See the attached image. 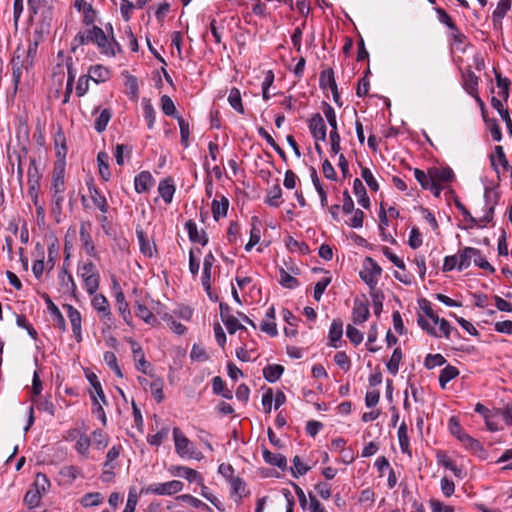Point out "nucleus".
I'll return each mask as SVG.
<instances>
[{"label":"nucleus","mask_w":512,"mask_h":512,"mask_svg":"<svg viewBox=\"0 0 512 512\" xmlns=\"http://www.w3.org/2000/svg\"><path fill=\"white\" fill-rule=\"evenodd\" d=\"M471 261L481 269L488 270L491 273L495 272L494 267L482 256L481 251L473 247H465L459 251L458 270L468 268Z\"/></svg>","instance_id":"f257e3e1"},{"label":"nucleus","mask_w":512,"mask_h":512,"mask_svg":"<svg viewBox=\"0 0 512 512\" xmlns=\"http://www.w3.org/2000/svg\"><path fill=\"white\" fill-rule=\"evenodd\" d=\"M184 484L179 480H171L163 483H152L141 489L142 494L157 496H172L183 490Z\"/></svg>","instance_id":"f03ea898"},{"label":"nucleus","mask_w":512,"mask_h":512,"mask_svg":"<svg viewBox=\"0 0 512 512\" xmlns=\"http://www.w3.org/2000/svg\"><path fill=\"white\" fill-rule=\"evenodd\" d=\"M64 191H65V181H64V168L63 167H55L52 174V184H51V192H52V202L55 205V208L60 212L62 209V204L64 202Z\"/></svg>","instance_id":"7ed1b4c3"},{"label":"nucleus","mask_w":512,"mask_h":512,"mask_svg":"<svg viewBox=\"0 0 512 512\" xmlns=\"http://www.w3.org/2000/svg\"><path fill=\"white\" fill-rule=\"evenodd\" d=\"M92 33V42L98 46L102 54H105L107 56H115L117 51L121 50L120 45L114 39L109 40L108 36L100 27L93 26Z\"/></svg>","instance_id":"20e7f679"},{"label":"nucleus","mask_w":512,"mask_h":512,"mask_svg":"<svg viewBox=\"0 0 512 512\" xmlns=\"http://www.w3.org/2000/svg\"><path fill=\"white\" fill-rule=\"evenodd\" d=\"M173 438L176 452L181 456L194 457L195 448L192 442L181 432L178 427L173 429Z\"/></svg>","instance_id":"39448f33"},{"label":"nucleus","mask_w":512,"mask_h":512,"mask_svg":"<svg viewBox=\"0 0 512 512\" xmlns=\"http://www.w3.org/2000/svg\"><path fill=\"white\" fill-rule=\"evenodd\" d=\"M128 342L131 346L134 361L136 362V369L146 375L152 373V365L150 362L146 361L143 349L139 343L132 338H129Z\"/></svg>","instance_id":"423d86ee"},{"label":"nucleus","mask_w":512,"mask_h":512,"mask_svg":"<svg viewBox=\"0 0 512 512\" xmlns=\"http://www.w3.org/2000/svg\"><path fill=\"white\" fill-rule=\"evenodd\" d=\"M366 261L369 266L367 267V271L360 272V277L371 288V290H374L378 282V278L381 276L382 269L372 258L367 257Z\"/></svg>","instance_id":"0eeeda50"},{"label":"nucleus","mask_w":512,"mask_h":512,"mask_svg":"<svg viewBox=\"0 0 512 512\" xmlns=\"http://www.w3.org/2000/svg\"><path fill=\"white\" fill-rule=\"evenodd\" d=\"M478 83L479 78L474 74L473 71L467 69L463 74V87L466 92L476 100L479 106H483V101L478 95Z\"/></svg>","instance_id":"6e6552de"},{"label":"nucleus","mask_w":512,"mask_h":512,"mask_svg":"<svg viewBox=\"0 0 512 512\" xmlns=\"http://www.w3.org/2000/svg\"><path fill=\"white\" fill-rule=\"evenodd\" d=\"M308 127L315 140H326V125L323 117L319 113H316L311 117Z\"/></svg>","instance_id":"1a4fd4ad"},{"label":"nucleus","mask_w":512,"mask_h":512,"mask_svg":"<svg viewBox=\"0 0 512 512\" xmlns=\"http://www.w3.org/2000/svg\"><path fill=\"white\" fill-rule=\"evenodd\" d=\"M63 307L67 311V316L71 323V327H72V331L75 336V339L77 342H80L82 340L81 314L76 308H74L70 304H65Z\"/></svg>","instance_id":"9d476101"},{"label":"nucleus","mask_w":512,"mask_h":512,"mask_svg":"<svg viewBox=\"0 0 512 512\" xmlns=\"http://www.w3.org/2000/svg\"><path fill=\"white\" fill-rule=\"evenodd\" d=\"M185 228L188 232V236L191 242L199 243L202 246L207 245L208 237L204 230L198 231L197 225L193 220H188L185 224Z\"/></svg>","instance_id":"9b49d317"},{"label":"nucleus","mask_w":512,"mask_h":512,"mask_svg":"<svg viewBox=\"0 0 512 512\" xmlns=\"http://www.w3.org/2000/svg\"><path fill=\"white\" fill-rule=\"evenodd\" d=\"M136 236L139 241L141 253L146 257H153L154 251L156 250V245L155 243H151L149 241V239L146 236V233L140 226L136 228Z\"/></svg>","instance_id":"f8f14e48"},{"label":"nucleus","mask_w":512,"mask_h":512,"mask_svg":"<svg viewBox=\"0 0 512 512\" xmlns=\"http://www.w3.org/2000/svg\"><path fill=\"white\" fill-rule=\"evenodd\" d=\"M352 317L355 324H361L365 322L369 317V308L367 302H364L360 299H355L352 309Z\"/></svg>","instance_id":"ddd939ff"},{"label":"nucleus","mask_w":512,"mask_h":512,"mask_svg":"<svg viewBox=\"0 0 512 512\" xmlns=\"http://www.w3.org/2000/svg\"><path fill=\"white\" fill-rule=\"evenodd\" d=\"M92 306L100 314L102 319H111L110 306L104 295L96 294L92 299Z\"/></svg>","instance_id":"4468645a"},{"label":"nucleus","mask_w":512,"mask_h":512,"mask_svg":"<svg viewBox=\"0 0 512 512\" xmlns=\"http://www.w3.org/2000/svg\"><path fill=\"white\" fill-rule=\"evenodd\" d=\"M89 196L93 202V204L103 213H107L109 210V205L106 200V197L100 193V191L93 185H88Z\"/></svg>","instance_id":"2eb2a0df"},{"label":"nucleus","mask_w":512,"mask_h":512,"mask_svg":"<svg viewBox=\"0 0 512 512\" xmlns=\"http://www.w3.org/2000/svg\"><path fill=\"white\" fill-rule=\"evenodd\" d=\"M154 180L150 172L142 171L134 180L135 190L137 193L147 192L153 185Z\"/></svg>","instance_id":"dca6fc26"},{"label":"nucleus","mask_w":512,"mask_h":512,"mask_svg":"<svg viewBox=\"0 0 512 512\" xmlns=\"http://www.w3.org/2000/svg\"><path fill=\"white\" fill-rule=\"evenodd\" d=\"M459 441L466 449L477 454L479 457L484 458L486 456V451L482 444L477 439L471 437L469 434L466 433L465 435H462V438Z\"/></svg>","instance_id":"f3484780"},{"label":"nucleus","mask_w":512,"mask_h":512,"mask_svg":"<svg viewBox=\"0 0 512 512\" xmlns=\"http://www.w3.org/2000/svg\"><path fill=\"white\" fill-rule=\"evenodd\" d=\"M151 378L150 382V391L156 400L157 403H161L164 400L163 387L164 382L163 379L159 376H156L153 372L147 374Z\"/></svg>","instance_id":"a211bd4d"},{"label":"nucleus","mask_w":512,"mask_h":512,"mask_svg":"<svg viewBox=\"0 0 512 512\" xmlns=\"http://www.w3.org/2000/svg\"><path fill=\"white\" fill-rule=\"evenodd\" d=\"M79 236H80V241L82 243V246H83L85 252L92 257H96L97 254H96L95 245L93 243L92 236L86 229L85 223H82L80 226Z\"/></svg>","instance_id":"6ab92c4d"},{"label":"nucleus","mask_w":512,"mask_h":512,"mask_svg":"<svg viewBox=\"0 0 512 512\" xmlns=\"http://www.w3.org/2000/svg\"><path fill=\"white\" fill-rule=\"evenodd\" d=\"M431 178L436 182H451L455 178V174L450 167L432 168L429 170Z\"/></svg>","instance_id":"aec40b11"},{"label":"nucleus","mask_w":512,"mask_h":512,"mask_svg":"<svg viewBox=\"0 0 512 512\" xmlns=\"http://www.w3.org/2000/svg\"><path fill=\"white\" fill-rule=\"evenodd\" d=\"M88 77L99 84L110 78V71L102 65H94L90 67Z\"/></svg>","instance_id":"412c9836"},{"label":"nucleus","mask_w":512,"mask_h":512,"mask_svg":"<svg viewBox=\"0 0 512 512\" xmlns=\"http://www.w3.org/2000/svg\"><path fill=\"white\" fill-rule=\"evenodd\" d=\"M283 373L284 367L280 364H269L263 368V377L270 383L279 380Z\"/></svg>","instance_id":"4be33fe9"},{"label":"nucleus","mask_w":512,"mask_h":512,"mask_svg":"<svg viewBox=\"0 0 512 512\" xmlns=\"http://www.w3.org/2000/svg\"><path fill=\"white\" fill-rule=\"evenodd\" d=\"M353 192L358 197V203L365 209L369 208L370 199L367 196L366 188L358 178L353 182Z\"/></svg>","instance_id":"5701e85b"},{"label":"nucleus","mask_w":512,"mask_h":512,"mask_svg":"<svg viewBox=\"0 0 512 512\" xmlns=\"http://www.w3.org/2000/svg\"><path fill=\"white\" fill-rule=\"evenodd\" d=\"M172 474L182 476L186 478L189 482H200L202 481V476L199 472L196 470L185 467V466H176L173 467V470L171 471Z\"/></svg>","instance_id":"b1692460"},{"label":"nucleus","mask_w":512,"mask_h":512,"mask_svg":"<svg viewBox=\"0 0 512 512\" xmlns=\"http://www.w3.org/2000/svg\"><path fill=\"white\" fill-rule=\"evenodd\" d=\"M259 224H260V222H259L258 217H256V216L252 217L250 239H249V242L245 245L246 251H250L260 241L261 231H260Z\"/></svg>","instance_id":"393cba45"},{"label":"nucleus","mask_w":512,"mask_h":512,"mask_svg":"<svg viewBox=\"0 0 512 512\" xmlns=\"http://www.w3.org/2000/svg\"><path fill=\"white\" fill-rule=\"evenodd\" d=\"M274 319L275 309L274 307H270L266 312V319L261 324V330L270 336H276L278 333Z\"/></svg>","instance_id":"a878e982"},{"label":"nucleus","mask_w":512,"mask_h":512,"mask_svg":"<svg viewBox=\"0 0 512 512\" xmlns=\"http://www.w3.org/2000/svg\"><path fill=\"white\" fill-rule=\"evenodd\" d=\"M158 192L165 203H170L175 193V186L171 179H164L159 183Z\"/></svg>","instance_id":"bb28decb"},{"label":"nucleus","mask_w":512,"mask_h":512,"mask_svg":"<svg viewBox=\"0 0 512 512\" xmlns=\"http://www.w3.org/2000/svg\"><path fill=\"white\" fill-rule=\"evenodd\" d=\"M212 214L213 218L217 221L220 217H225L229 208V201L226 197L222 196L220 200L214 199L212 201Z\"/></svg>","instance_id":"cd10ccee"},{"label":"nucleus","mask_w":512,"mask_h":512,"mask_svg":"<svg viewBox=\"0 0 512 512\" xmlns=\"http://www.w3.org/2000/svg\"><path fill=\"white\" fill-rule=\"evenodd\" d=\"M109 155L105 151H100L97 155V163L99 168V173L101 178L104 181H108L111 177V172L109 169Z\"/></svg>","instance_id":"c85d7f7f"},{"label":"nucleus","mask_w":512,"mask_h":512,"mask_svg":"<svg viewBox=\"0 0 512 512\" xmlns=\"http://www.w3.org/2000/svg\"><path fill=\"white\" fill-rule=\"evenodd\" d=\"M343 334V324L340 320H333L329 330L330 346L337 348Z\"/></svg>","instance_id":"c756f323"},{"label":"nucleus","mask_w":512,"mask_h":512,"mask_svg":"<svg viewBox=\"0 0 512 512\" xmlns=\"http://www.w3.org/2000/svg\"><path fill=\"white\" fill-rule=\"evenodd\" d=\"M263 459L266 463L277 466L278 468H285L287 465L286 457L279 453H273L267 449L263 451Z\"/></svg>","instance_id":"7c9ffc66"},{"label":"nucleus","mask_w":512,"mask_h":512,"mask_svg":"<svg viewBox=\"0 0 512 512\" xmlns=\"http://www.w3.org/2000/svg\"><path fill=\"white\" fill-rule=\"evenodd\" d=\"M511 0H499L496 9L493 11L492 18L494 25L501 24V20L511 9Z\"/></svg>","instance_id":"2f4dec72"},{"label":"nucleus","mask_w":512,"mask_h":512,"mask_svg":"<svg viewBox=\"0 0 512 512\" xmlns=\"http://www.w3.org/2000/svg\"><path fill=\"white\" fill-rule=\"evenodd\" d=\"M31 401L34 405H36L38 410L44 411L51 416L55 415V406L50 397L41 398L39 396L35 398L34 396H31Z\"/></svg>","instance_id":"473e14b6"},{"label":"nucleus","mask_w":512,"mask_h":512,"mask_svg":"<svg viewBox=\"0 0 512 512\" xmlns=\"http://www.w3.org/2000/svg\"><path fill=\"white\" fill-rule=\"evenodd\" d=\"M491 165L497 169V164L499 163L505 170L508 169L509 163L507 157L504 153V149L502 146H495L494 153L490 155Z\"/></svg>","instance_id":"72a5a7b5"},{"label":"nucleus","mask_w":512,"mask_h":512,"mask_svg":"<svg viewBox=\"0 0 512 512\" xmlns=\"http://www.w3.org/2000/svg\"><path fill=\"white\" fill-rule=\"evenodd\" d=\"M212 389L215 394L221 395L226 399H232V391L226 388V384L220 376H215L212 379Z\"/></svg>","instance_id":"f704fd0d"},{"label":"nucleus","mask_w":512,"mask_h":512,"mask_svg":"<svg viewBox=\"0 0 512 512\" xmlns=\"http://www.w3.org/2000/svg\"><path fill=\"white\" fill-rule=\"evenodd\" d=\"M228 102L230 106L237 111L240 114H244V106L242 103L241 93L240 90L236 87H233L230 90L229 96H228Z\"/></svg>","instance_id":"c9c22d12"},{"label":"nucleus","mask_w":512,"mask_h":512,"mask_svg":"<svg viewBox=\"0 0 512 512\" xmlns=\"http://www.w3.org/2000/svg\"><path fill=\"white\" fill-rule=\"evenodd\" d=\"M493 71L495 74L497 86L500 89L499 96L507 101L509 97L510 80L508 78L502 77L501 73L496 68H494Z\"/></svg>","instance_id":"e433bc0d"},{"label":"nucleus","mask_w":512,"mask_h":512,"mask_svg":"<svg viewBox=\"0 0 512 512\" xmlns=\"http://www.w3.org/2000/svg\"><path fill=\"white\" fill-rule=\"evenodd\" d=\"M459 375V370L451 365H447L445 368H443L440 372L439 376V384L441 388H445L447 383L450 382L452 379L456 378Z\"/></svg>","instance_id":"4c0bfd02"},{"label":"nucleus","mask_w":512,"mask_h":512,"mask_svg":"<svg viewBox=\"0 0 512 512\" xmlns=\"http://www.w3.org/2000/svg\"><path fill=\"white\" fill-rule=\"evenodd\" d=\"M87 379L93 387V391H90V394L93 393L96 395L97 399H100L103 404L107 405L108 402L97 376L94 373H90L87 374Z\"/></svg>","instance_id":"58836bf2"},{"label":"nucleus","mask_w":512,"mask_h":512,"mask_svg":"<svg viewBox=\"0 0 512 512\" xmlns=\"http://www.w3.org/2000/svg\"><path fill=\"white\" fill-rule=\"evenodd\" d=\"M135 314L147 324L153 325L156 322V317L153 315V313L141 303H136Z\"/></svg>","instance_id":"ea45409f"},{"label":"nucleus","mask_w":512,"mask_h":512,"mask_svg":"<svg viewBox=\"0 0 512 512\" xmlns=\"http://www.w3.org/2000/svg\"><path fill=\"white\" fill-rule=\"evenodd\" d=\"M27 177L29 186H40L41 174L38 170L35 159H31L30 161Z\"/></svg>","instance_id":"a19ab883"},{"label":"nucleus","mask_w":512,"mask_h":512,"mask_svg":"<svg viewBox=\"0 0 512 512\" xmlns=\"http://www.w3.org/2000/svg\"><path fill=\"white\" fill-rule=\"evenodd\" d=\"M282 197V189L276 184L269 189L265 202L272 207H278L280 205V199Z\"/></svg>","instance_id":"79ce46f5"},{"label":"nucleus","mask_w":512,"mask_h":512,"mask_svg":"<svg viewBox=\"0 0 512 512\" xmlns=\"http://www.w3.org/2000/svg\"><path fill=\"white\" fill-rule=\"evenodd\" d=\"M103 502V496L99 492H91L85 494L81 500L80 503L83 507H94L98 506Z\"/></svg>","instance_id":"37998d69"},{"label":"nucleus","mask_w":512,"mask_h":512,"mask_svg":"<svg viewBox=\"0 0 512 512\" xmlns=\"http://www.w3.org/2000/svg\"><path fill=\"white\" fill-rule=\"evenodd\" d=\"M177 499L188 503L194 508L202 509L207 512H212V509L207 504H205L204 502H202L201 500L192 495L183 494L178 496Z\"/></svg>","instance_id":"c03bdc74"},{"label":"nucleus","mask_w":512,"mask_h":512,"mask_svg":"<svg viewBox=\"0 0 512 512\" xmlns=\"http://www.w3.org/2000/svg\"><path fill=\"white\" fill-rule=\"evenodd\" d=\"M59 279L61 281V285L65 287L67 292L75 293L76 284L72 275L67 271L65 267H63L61 273L59 274Z\"/></svg>","instance_id":"a18cd8bd"},{"label":"nucleus","mask_w":512,"mask_h":512,"mask_svg":"<svg viewBox=\"0 0 512 512\" xmlns=\"http://www.w3.org/2000/svg\"><path fill=\"white\" fill-rule=\"evenodd\" d=\"M320 86L322 88H335L337 86L335 78H334V71L332 68H328L326 70H323L320 74Z\"/></svg>","instance_id":"49530a36"},{"label":"nucleus","mask_w":512,"mask_h":512,"mask_svg":"<svg viewBox=\"0 0 512 512\" xmlns=\"http://www.w3.org/2000/svg\"><path fill=\"white\" fill-rule=\"evenodd\" d=\"M111 119V112L108 109L102 110L100 115L95 119L94 128L97 132H103Z\"/></svg>","instance_id":"de8ad7c7"},{"label":"nucleus","mask_w":512,"mask_h":512,"mask_svg":"<svg viewBox=\"0 0 512 512\" xmlns=\"http://www.w3.org/2000/svg\"><path fill=\"white\" fill-rule=\"evenodd\" d=\"M82 280L84 282V286H85L87 293L89 295L95 294L99 288V283H100L99 273L94 274V275H89V276L83 278Z\"/></svg>","instance_id":"09e8293b"},{"label":"nucleus","mask_w":512,"mask_h":512,"mask_svg":"<svg viewBox=\"0 0 512 512\" xmlns=\"http://www.w3.org/2000/svg\"><path fill=\"white\" fill-rule=\"evenodd\" d=\"M401 359H402V351H401L400 348H396L393 351L392 356H391L390 360L388 361V363L386 365L388 371L392 375H396L398 373L399 364H400Z\"/></svg>","instance_id":"8fccbe9b"},{"label":"nucleus","mask_w":512,"mask_h":512,"mask_svg":"<svg viewBox=\"0 0 512 512\" xmlns=\"http://www.w3.org/2000/svg\"><path fill=\"white\" fill-rule=\"evenodd\" d=\"M33 486L36 491L43 495L50 488V481L45 474L37 473Z\"/></svg>","instance_id":"3c124183"},{"label":"nucleus","mask_w":512,"mask_h":512,"mask_svg":"<svg viewBox=\"0 0 512 512\" xmlns=\"http://www.w3.org/2000/svg\"><path fill=\"white\" fill-rule=\"evenodd\" d=\"M143 113L144 118L147 122L148 129H152L155 123V110L150 102V100H143Z\"/></svg>","instance_id":"603ef678"},{"label":"nucleus","mask_w":512,"mask_h":512,"mask_svg":"<svg viewBox=\"0 0 512 512\" xmlns=\"http://www.w3.org/2000/svg\"><path fill=\"white\" fill-rule=\"evenodd\" d=\"M279 274V282L283 287L288 289H294L299 286L298 280L295 277L291 276L289 273H287L283 268L280 269Z\"/></svg>","instance_id":"864d4df0"},{"label":"nucleus","mask_w":512,"mask_h":512,"mask_svg":"<svg viewBox=\"0 0 512 512\" xmlns=\"http://www.w3.org/2000/svg\"><path fill=\"white\" fill-rule=\"evenodd\" d=\"M42 494L35 489H30L24 496V502L29 508H35L40 504Z\"/></svg>","instance_id":"5fc2aeb1"},{"label":"nucleus","mask_w":512,"mask_h":512,"mask_svg":"<svg viewBox=\"0 0 512 512\" xmlns=\"http://www.w3.org/2000/svg\"><path fill=\"white\" fill-rule=\"evenodd\" d=\"M92 436H93V438H92L93 445L97 449H104L109 443L108 435L105 432H103L102 430L94 431Z\"/></svg>","instance_id":"6e6d98bb"},{"label":"nucleus","mask_w":512,"mask_h":512,"mask_svg":"<svg viewBox=\"0 0 512 512\" xmlns=\"http://www.w3.org/2000/svg\"><path fill=\"white\" fill-rule=\"evenodd\" d=\"M91 445V439L87 435H81L75 444L76 451L84 457H88V450Z\"/></svg>","instance_id":"4d7b16f0"},{"label":"nucleus","mask_w":512,"mask_h":512,"mask_svg":"<svg viewBox=\"0 0 512 512\" xmlns=\"http://www.w3.org/2000/svg\"><path fill=\"white\" fill-rule=\"evenodd\" d=\"M310 470V467L305 465L299 456H294L293 467H291L292 475L297 478L300 475H305Z\"/></svg>","instance_id":"13d9d810"},{"label":"nucleus","mask_w":512,"mask_h":512,"mask_svg":"<svg viewBox=\"0 0 512 512\" xmlns=\"http://www.w3.org/2000/svg\"><path fill=\"white\" fill-rule=\"evenodd\" d=\"M323 113H324L329 125L331 126V131H338L336 113H335V110L333 109V107L331 105H329L328 103L324 102Z\"/></svg>","instance_id":"bf43d9fd"},{"label":"nucleus","mask_w":512,"mask_h":512,"mask_svg":"<svg viewBox=\"0 0 512 512\" xmlns=\"http://www.w3.org/2000/svg\"><path fill=\"white\" fill-rule=\"evenodd\" d=\"M60 474L63 477L68 478L69 481L72 482L75 479H77L78 477L82 476V469L80 467L73 466V465L64 466L61 469Z\"/></svg>","instance_id":"052dcab7"},{"label":"nucleus","mask_w":512,"mask_h":512,"mask_svg":"<svg viewBox=\"0 0 512 512\" xmlns=\"http://www.w3.org/2000/svg\"><path fill=\"white\" fill-rule=\"evenodd\" d=\"M485 123L491 133L493 140L497 142L501 141L502 133L497 120L495 118L485 119Z\"/></svg>","instance_id":"680f3d73"},{"label":"nucleus","mask_w":512,"mask_h":512,"mask_svg":"<svg viewBox=\"0 0 512 512\" xmlns=\"http://www.w3.org/2000/svg\"><path fill=\"white\" fill-rule=\"evenodd\" d=\"M446 363V359L441 354H428L425 358L424 365L427 369H433L436 366H442Z\"/></svg>","instance_id":"e2e57ef3"},{"label":"nucleus","mask_w":512,"mask_h":512,"mask_svg":"<svg viewBox=\"0 0 512 512\" xmlns=\"http://www.w3.org/2000/svg\"><path fill=\"white\" fill-rule=\"evenodd\" d=\"M361 176L372 191L377 192L379 190V184L369 168L363 167L361 170Z\"/></svg>","instance_id":"0e129e2a"},{"label":"nucleus","mask_w":512,"mask_h":512,"mask_svg":"<svg viewBox=\"0 0 512 512\" xmlns=\"http://www.w3.org/2000/svg\"><path fill=\"white\" fill-rule=\"evenodd\" d=\"M161 109L167 116H175L176 114L174 102L168 95H163L161 97Z\"/></svg>","instance_id":"69168bd1"},{"label":"nucleus","mask_w":512,"mask_h":512,"mask_svg":"<svg viewBox=\"0 0 512 512\" xmlns=\"http://www.w3.org/2000/svg\"><path fill=\"white\" fill-rule=\"evenodd\" d=\"M371 298L375 315H379L382 311L384 294L381 291L371 290Z\"/></svg>","instance_id":"338daca9"},{"label":"nucleus","mask_w":512,"mask_h":512,"mask_svg":"<svg viewBox=\"0 0 512 512\" xmlns=\"http://www.w3.org/2000/svg\"><path fill=\"white\" fill-rule=\"evenodd\" d=\"M449 431L452 435H454L458 440L462 438V435H465L466 432L463 431L460 422L456 416H452L449 419Z\"/></svg>","instance_id":"774afa93"}]
</instances>
